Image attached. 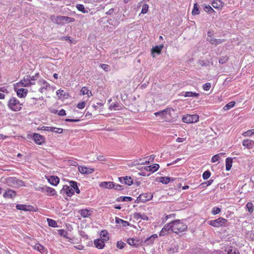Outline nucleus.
I'll use <instances>...</instances> for the list:
<instances>
[{"label": "nucleus", "instance_id": "a211bd4d", "mask_svg": "<svg viewBox=\"0 0 254 254\" xmlns=\"http://www.w3.org/2000/svg\"><path fill=\"white\" fill-rule=\"evenodd\" d=\"M163 47L164 46L163 44L153 47L151 49V55L152 57L154 58L155 57V54H157L158 55L160 54Z\"/></svg>", "mask_w": 254, "mask_h": 254}, {"label": "nucleus", "instance_id": "39448f33", "mask_svg": "<svg viewBox=\"0 0 254 254\" xmlns=\"http://www.w3.org/2000/svg\"><path fill=\"white\" fill-rule=\"evenodd\" d=\"M199 120V116L196 114L190 115L187 114L184 116L182 118V121L184 123L187 124L194 123L198 122Z\"/></svg>", "mask_w": 254, "mask_h": 254}, {"label": "nucleus", "instance_id": "7ed1b4c3", "mask_svg": "<svg viewBox=\"0 0 254 254\" xmlns=\"http://www.w3.org/2000/svg\"><path fill=\"white\" fill-rule=\"evenodd\" d=\"M6 183L10 187L18 188L24 186V183L16 178L8 177L5 179Z\"/></svg>", "mask_w": 254, "mask_h": 254}, {"label": "nucleus", "instance_id": "37998d69", "mask_svg": "<svg viewBox=\"0 0 254 254\" xmlns=\"http://www.w3.org/2000/svg\"><path fill=\"white\" fill-rule=\"evenodd\" d=\"M246 208L247 210L250 212L252 213L254 211V205L252 202H248L246 204Z\"/></svg>", "mask_w": 254, "mask_h": 254}, {"label": "nucleus", "instance_id": "ea45409f", "mask_svg": "<svg viewBox=\"0 0 254 254\" xmlns=\"http://www.w3.org/2000/svg\"><path fill=\"white\" fill-rule=\"evenodd\" d=\"M76 8L80 11H81L83 13H87L88 12V10L85 9L83 4H78L76 5Z\"/></svg>", "mask_w": 254, "mask_h": 254}, {"label": "nucleus", "instance_id": "72a5a7b5", "mask_svg": "<svg viewBox=\"0 0 254 254\" xmlns=\"http://www.w3.org/2000/svg\"><path fill=\"white\" fill-rule=\"evenodd\" d=\"M70 186L73 189L74 191H75L77 193L79 194L80 193V190L77 186V183L76 182L71 181L69 182Z\"/></svg>", "mask_w": 254, "mask_h": 254}, {"label": "nucleus", "instance_id": "f03ea898", "mask_svg": "<svg viewBox=\"0 0 254 254\" xmlns=\"http://www.w3.org/2000/svg\"><path fill=\"white\" fill-rule=\"evenodd\" d=\"M172 223V231L178 234L185 231L188 228L187 225L180 220H176Z\"/></svg>", "mask_w": 254, "mask_h": 254}, {"label": "nucleus", "instance_id": "c9c22d12", "mask_svg": "<svg viewBox=\"0 0 254 254\" xmlns=\"http://www.w3.org/2000/svg\"><path fill=\"white\" fill-rule=\"evenodd\" d=\"M253 141L249 139H244L243 141V145L248 148H252L253 146Z\"/></svg>", "mask_w": 254, "mask_h": 254}, {"label": "nucleus", "instance_id": "a18cd8bd", "mask_svg": "<svg viewBox=\"0 0 254 254\" xmlns=\"http://www.w3.org/2000/svg\"><path fill=\"white\" fill-rule=\"evenodd\" d=\"M192 14L193 15H197L199 13V10L198 7V5L196 3H195L193 6V8L192 10Z\"/></svg>", "mask_w": 254, "mask_h": 254}, {"label": "nucleus", "instance_id": "5fc2aeb1", "mask_svg": "<svg viewBox=\"0 0 254 254\" xmlns=\"http://www.w3.org/2000/svg\"><path fill=\"white\" fill-rule=\"evenodd\" d=\"M211 87V83H206L203 84L202 86L203 89L205 91H208L210 89Z\"/></svg>", "mask_w": 254, "mask_h": 254}, {"label": "nucleus", "instance_id": "b1692460", "mask_svg": "<svg viewBox=\"0 0 254 254\" xmlns=\"http://www.w3.org/2000/svg\"><path fill=\"white\" fill-rule=\"evenodd\" d=\"M16 208L20 210H23L25 211H30L32 210V207L30 205H27L25 204H18L16 205Z\"/></svg>", "mask_w": 254, "mask_h": 254}, {"label": "nucleus", "instance_id": "412c9836", "mask_svg": "<svg viewBox=\"0 0 254 254\" xmlns=\"http://www.w3.org/2000/svg\"><path fill=\"white\" fill-rule=\"evenodd\" d=\"M28 79L27 75L23 78L19 82H17L15 85L18 87H28L30 86L28 83Z\"/></svg>", "mask_w": 254, "mask_h": 254}, {"label": "nucleus", "instance_id": "69168bd1", "mask_svg": "<svg viewBox=\"0 0 254 254\" xmlns=\"http://www.w3.org/2000/svg\"><path fill=\"white\" fill-rule=\"evenodd\" d=\"M44 187H45V186H44V185L36 186V187H35V190H36L41 191V192H43V190H44Z\"/></svg>", "mask_w": 254, "mask_h": 254}, {"label": "nucleus", "instance_id": "bf43d9fd", "mask_svg": "<svg viewBox=\"0 0 254 254\" xmlns=\"http://www.w3.org/2000/svg\"><path fill=\"white\" fill-rule=\"evenodd\" d=\"M63 130L62 128L53 127V131L52 132H56L57 133H62L63 132Z\"/></svg>", "mask_w": 254, "mask_h": 254}, {"label": "nucleus", "instance_id": "052dcab7", "mask_svg": "<svg viewBox=\"0 0 254 254\" xmlns=\"http://www.w3.org/2000/svg\"><path fill=\"white\" fill-rule=\"evenodd\" d=\"M65 24L69 23L75 21V19L72 17L65 16Z\"/></svg>", "mask_w": 254, "mask_h": 254}, {"label": "nucleus", "instance_id": "c85d7f7f", "mask_svg": "<svg viewBox=\"0 0 254 254\" xmlns=\"http://www.w3.org/2000/svg\"><path fill=\"white\" fill-rule=\"evenodd\" d=\"M224 254H239V253L237 249L229 247L225 249Z\"/></svg>", "mask_w": 254, "mask_h": 254}, {"label": "nucleus", "instance_id": "4d7b16f0", "mask_svg": "<svg viewBox=\"0 0 254 254\" xmlns=\"http://www.w3.org/2000/svg\"><path fill=\"white\" fill-rule=\"evenodd\" d=\"M53 127H46V126H43L41 129L42 130L47 131H51L52 132L53 131Z\"/></svg>", "mask_w": 254, "mask_h": 254}, {"label": "nucleus", "instance_id": "5701e85b", "mask_svg": "<svg viewBox=\"0 0 254 254\" xmlns=\"http://www.w3.org/2000/svg\"><path fill=\"white\" fill-rule=\"evenodd\" d=\"M16 193L14 190H8L3 193V196L6 198H13L16 196Z\"/></svg>", "mask_w": 254, "mask_h": 254}, {"label": "nucleus", "instance_id": "4c0bfd02", "mask_svg": "<svg viewBox=\"0 0 254 254\" xmlns=\"http://www.w3.org/2000/svg\"><path fill=\"white\" fill-rule=\"evenodd\" d=\"M207 40L209 41V42L212 44L214 45H218L222 43L223 42V40H222L221 39H218L213 38H210V39H208Z\"/></svg>", "mask_w": 254, "mask_h": 254}, {"label": "nucleus", "instance_id": "e2e57ef3", "mask_svg": "<svg viewBox=\"0 0 254 254\" xmlns=\"http://www.w3.org/2000/svg\"><path fill=\"white\" fill-rule=\"evenodd\" d=\"M85 102L83 101V102L79 103L77 105V107L78 109H82L85 107Z\"/></svg>", "mask_w": 254, "mask_h": 254}, {"label": "nucleus", "instance_id": "de8ad7c7", "mask_svg": "<svg viewBox=\"0 0 254 254\" xmlns=\"http://www.w3.org/2000/svg\"><path fill=\"white\" fill-rule=\"evenodd\" d=\"M203 9L205 12L209 13L214 11L213 8L211 7V6H210L209 5H205V6L203 8Z\"/></svg>", "mask_w": 254, "mask_h": 254}, {"label": "nucleus", "instance_id": "f257e3e1", "mask_svg": "<svg viewBox=\"0 0 254 254\" xmlns=\"http://www.w3.org/2000/svg\"><path fill=\"white\" fill-rule=\"evenodd\" d=\"M7 106L12 111H20L23 107V103H21L16 97H11L8 101Z\"/></svg>", "mask_w": 254, "mask_h": 254}, {"label": "nucleus", "instance_id": "f8f14e48", "mask_svg": "<svg viewBox=\"0 0 254 254\" xmlns=\"http://www.w3.org/2000/svg\"><path fill=\"white\" fill-rule=\"evenodd\" d=\"M153 197V194L150 192L143 193L139 195L138 199L140 201L145 202L148 200H151Z\"/></svg>", "mask_w": 254, "mask_h": 254}, {"label": "nucleus", "instance_id": "9b49d317", "mask_svg": "<svg viewBox=\"0 0 254 254\" xmlns=\"http://www.w3.org/2000/svg\"><path fill=\"white\" fill-rule=\"evenodd\" d=\"M33 139L35 143L38 145H42L45 141V138L44 136L36 133L33 134Z\"/></svg>", "mask_w": 254, "mask_h": 254}, {"label": "nucleus", "instance_id": "a878e982", "mask_svg": "<svg viewBox=\"0 0 254 254\" xmlns=\"http://www.w3.org/2000/svg\"><path fill=\"white\" fill-rule=\"evenodd\" d=\"M99 186L106 189H112L114 187L115 185L112 182H103L100 184Z\"/></svg>", "mask_w": 254, "mask_h": 254}, {"label": "nucleus", "instance_id": "a19ab883", "mask_svg": "<svg viewBox=\"0 0 254 254\" xmlns=\"http://www.w3.org/2000/svg\"><path fill=\"white\" fill-rule=\"evenodd\" d=\"M81 92L82 95H87L88 97H90L92 95L91 92L86 87L82 88Z\"/></svg>", "mask_w": 254, "mask_h": 254}, {"label": "nucleus", "instance_id": "e433bc0d", "mask_svg": "<svg viewBox=\"0 0 254 254\" xmlns=\"http://www.w3.org/2000/svg\"><path fill=\"white\" fill-rule=\"evenodd\" d=\"M100 239H102L105 242L107 241L109 239V233L106 230L102 231L100 233Z\"/></svg>", "mask_w": 254, "mask_h": 254}, {"label": "nucleus", "instance_id": "0e129e2a", "mask_svg": "<svg viewBox=\"0 0 254 254\" xmlns=\"http://www.w3.org/2000/svg\"><path fill=\"white\" fill-rule=\"evenodd\" d=\"M213 181L212 180H210L207 182L202 183L201 185L203 186V187H207L210 186L212 183Z\"/></svg>", "mask_w": 254, "mask_h": 254}, {"label": "nucleus", "instance_id": "20e7f679", "mask_svg": "<svg viewBox=\"0 0 254 254\" xmlns=\"http://www.w3.org/2000/svg\"><path fill=\"white\" fill-rule=\"evenodd\" d=\"M173 109L170 108H166L164 110L155 112L154 115L155 116H159L164 120H167L171 116V111H173Z\"/></svg>", "mask_w": 254, "mask_h": 254}, {"label": "nucleus", "instance_id": "6e6552de", "mask_svg": "<svg viewBox=\"0 0 254 254\" xmlns=\"http://www.w3.org/2000/svg\"><path fill=\"white\" fill-rule=\"evenodd\" d=\"M159 168V165L158 164H154L153 165L146 166L144 168V170L146 171H148L150 173L146 174L145 173L142 172L141 175L143 176H149L151 173H153L157 171Z\"/></svg>", "mask_w": 254, "mask_h": 254}, {"label": "nucleus", "instance_id": "58836bf2", "mask_svg": "<svg viewBox=\"0 0 254 254\" xmlns=\"http://www.w3.org/2000/svg\"><path fill=\"white\" fill-rule=\"evenodd\" d=\"M224 154H225V153H218L217 154L214 155L213 156H212V157L211 158V162L212 163H215L216 161L219 160L221 159L222 155H223Z\"/></svg>", "mask_w": 254, "mask_h": 254}, {"label": "nucleus", "instance_id": "338daca9", "mask_svg": "<svg viewBox=\"0 0 254 254\" xmlns=\"http://www.w3.org/2000/svg\"><path fill=\"white\" fill-rule=\"evenodd\" d=\"M101 67L105 71L109 70V66L106 64H102L101 65Z\"/></svg>", "mask_w": 254, "mask_h": 254}, {"label": "nucleus", "instance_id": "3c124183", "mask_svg": "<svg viewBox=\"0 0 254 254\" xmlns=\"http://www.w3.org/2000/svg\"><path fill=\"white\" fill-rule=\"evenodd\" d=\"M148 8H149V6H148V5L147 4H144L142 6V9H141V13L142 14H145L147 12L148 10Z\"/></svg>", "mask_w": 254, "mask_h": 254}, {"label": "nucleus", "instance_id": "13d9d810", "mask_svg": "<svg viewBox=\"0 0 254 254\" xmlns=\"http://www.w3.org/2000/svg\"><path fill=\"white\" fill-rule=\"evenodd\" d=\"M56 93L57 95L59 96L60 97H61L62 96L64 97L65 95L64 91L62 89L58 90L56 92Z\"/></svg>", "mask_w": 254, "mask_h": 254}, {"label": "nucleus", "instance_id": "423d86ee", "mask_svg": "<svg viewBox=\"0 0 254 254\" xmlns=\"http://www.w3.org/2000/svg\"><path fill=\"white\" fill-rule=\"evenodd\" d=\"M227 221V219L222 217H219L217 219L209 221L208 222V224L214 227H220L225 226Z\"/></svg>", "mask_w": 254, "mask_h": 254}, {"label": "nucleus", "instance_id": "bb28decb", "mask_svg": "<svg viewBox=\"0 0 254 254\" xmlns=\"http://www.w3.org/2000/svg\"><path fill=\"white\" fill-rule=\"evenodd\" d=\"M105 242L104 240L99 239L95 240L94 243L97 248L102 249L105 247Z\"/></svg>", "mask_w": 254, "mask_h": 254}, {"label": "nucleus", "instance_id": "4468645a", "mask_svg": "<svg viewBox=\"0 0 254 254\" xmlns=\"http://www.w3.org/2000/svg\"><path fill=\"white\" fill-rule=\"evenodd\" d=\"M78 168L80 173L86 175L91 174L94 171V169L87 167L84 166H79Z\"/></svg>", "mask_w": 254, "mask_h": 254}, {"label": "nucleus", "instance_id": "393cba45", "mask_svg": "<svg viewBox=\"0 0 254 254\" xmlns=\"http://www.w3.org/2000/svg\"><path fill=\"white\" fill-rule=\"evenodd\" d=\"M212 5L214 8L220 10L223 6V2L220 0H214L212 2Z\"/></svg>", "mask_w": 254, "mask_h": 254}, {"label": "nucleus", "instance_id": "f704fd0d", "mask_svg": "<svg viewBox=\"0 0 254 254\" xmlns=\"http://www.w3.org/2000/svg\"><path fill=\"white\" fill-rule=\"evenodd\" d=\"M79 213L83 217L86 218L90 215V210L87 209H81Z\"/></svg>", "mask_w": 254, "mask_h": 254}, {"label": "nucleus", "instance_id": "4be33fe9", "mask_svg": "<svg viewBox=\"0 0 254 254\" xmlns=\"http://www.w3.org/2000/svg\"><path fill=\"white\" fill-rule=\"evenodd\" d=\"M48 181L51 185L56 186L59 183L60 180L57 176H51L48 179Z\"/></svg>", "mask_w": 254, "mask_h": 254}, {"label": "nucleus", "instance_id": "c756f323", "mask_svg": "<svg viewBox=\"0 0 254 254\" xmlns=\"http://www.w3.org/2000/svg\"><path fill=\"white\" fill-rule=\"evenodd\" d=\"M182 96H184L186 97H198L199 96V94L196 92H193L191 91L188 92H183L181 93Z\"/></svg>", "mask_w": 254, "mask_h": 254}, {"label": "nucleus", "instance_id": "2eb2a0df", "mask_svg": "<svg viewBox=\"0 0 254 254\" xmlns=\"http://www.w3.org/2000/svg\"><path fill=\"white\" fill-rule=\"evenodd\" d=\"M43 193H46L48 196H55L57 195L56 190L50 187L45 186Z\"/></svg>", "mask_w": 254, "mask_h": 254}, {"label": "nucleus", "instance_id": "9d476101", "mask_svg": "<svg viewBox=\"0 0 254 254\" xmlns=\"http://www.w3.org/2000/svg\"><path fill=\"white\" fill-rule=\"evenodd\" d=\"M61 194H66L68 196H71L74 194V190L71 186H64L60 191Z\"/></svg>", "mask_w": 254, "mask_h": 254}, {"label": "nucleus", "instance_id": "2f4dec72", "mask_svg": "<svg viewBox=\"0 0 254 254\" xmlns=\"http://www.w3.org/2000/svg\"><path fill=\"white\" fill-rule=\"evenodd\" d=\"M127 243L130 246L137 247L138 245L139 241L134 238H129L127 240Z\"/></svg>", "mask_w": 254, "mask_h": 254}, {"label": "nucleus", "instance_id": "aec40b11", "mask_svg": "<svg viewBox=\"0 0 254 254\" xmlns=\"http://www.w3.org/2000/svg\"><path fill=\"white\" fill-rule=\"evenodd\" d=\"M39 76V73H36L34 75H27V79H29L28 80V83H29V84L30 86H32L33 85H34L35 84V81L37 80V79L38 78Z\"/></svg>", "mask_w": 254, "mask_h": 254}, {"label": "nucleus", "instance_id": "473e14b6", "mask_svg": "<svg viewBox=\"0 0 254 254\" xmlns=\"http://www.w3.org/2000/svg\"><path fill=\"white\" fill-rule=\"evenodd\" d=\"M233 159L231 158H227L226 159V170L229 171L232 166Z\"/></svg>", "mask_w": 254, "mask_h": 254}, {"label": "nucleus", "instance_id": "1a4fd4ad", "mask_svg": "<svg viewBox=\"0 0 254 254\" xmlns=\"http://www.w3.org/2000/svg\"><path fill=\"white\" fill-rule=\"evenodd\" d=\"M14 91L16 92L17 95L19 98H25L28 93V90L21 87L14 85Z\"/></svg>", "mask_w": 254, "mask_h": 254}, {"label": "nucleus", "instance_id": "ddd939ff", "mask_svg": "<svg viewBox=\"0 0 254 254\" xmlns=\"http://www.w3.org/2000/svg\"><path fill=\"white\" fill-rule=\"evenodd\" d=\"M38 84L41 87L39 89V91L43 93L45 90H47L50 87V84L44 79H41L38 81Z\"/></svg>", "mask_w": 254, "mask_h": 254}, {"label": "nucleus", "instance_id": "79ce46f5", "mask_svg": "<svg viewBox=\"0 0 254 254\" xmlns=\"http://www.w3.org/2000/svg\"><path fill=\"white\" fill-rule=\"evenodd\" d=\"M235 105V102L234 101H231L230 102H229V103H228L227 104H226L224 107V110H229L230 109H231V108H233L234 107Z\"/></svg>", "mask_w": 254, "mask_h": 254}, {"label": "nucleus", "instance_id": "dca6fc26", "mask_svg": "<svg viewBox=\"0 0 254 254\" xmlns=\"http://www.w3.org/2000/svg\"><path fill=\"white\" fill-rule=\"evenodd\" d=\"M170 230L172 231V223L164 225L160 232L159 236H163L167 234Z\"/></svg>", "mask_w": 254, "mask_h": 254}, {"label": "nucleus", "instance_id": "0eeeda50", "mask_svg": "<svg viewBox=\"0 0 254 254\" xmlns=\"http://www.w3.org/2000/svg\"><path fill=\"white\" fill-rule=\"evenodd\" d=\"M50 20L51 21L58 25H63L65 24V16L58 15L56 16L53 15L50 17Z\"/></svg>", "mask_w": 254, "mask_h": 254}, {"label": "nucleus", "instance_id": "49530a36", "mask_svg": "<svg viewBox=\"0 0 254 254\" xmlns=\"http://www.w3.org/2000/svg\"><path fill=\"white\" fill-rule=\"evenodd\" d=\"M171 246L168 250L170 253L174 254L177 252L178 247L176 245H172Z\"/></svg>", "mask_w": 254, "mask_h": 254}, {"label": "nucleus", "instance_id": "6e6d98bb", "mask_svg": "<svg viewBox=\"0 0 254 254\" xmlns=\"http://www.w3.org/2000/svg\"><path fill=\"white\" fill-rule=\"evenodd\" d=\"M228 58L227 57H222L219 59V63L220 64H223L226 63L228 61Z\"/></svg>", "mask_w": 254, "mask_h": 254}, {"label": "nucleus", "instance_id": "09e8293b", "mask_svg": "<svg viewBox=\"0 0 254 254\" xmlns=\"http://www.w3.org/2000/svg\"><path fill=\"white\" fill-rule=\"evenodd\" d=\"M211 176V173L209 171H205L202 174V178L204 180L208 179Z\"/></svg>", "mask_w": 254, "mask_h": 254}, {"label": "nucleus", "instance_id": "c03bdc74", "mask_svg": "<svg viewBox=\"0 0 254 254\" xmlns=\"http://www.w3.org/2000/svg\"><path fill=\"white\" fill-rule=\"evenodd\" d=\"M47 222L50 226L54 227V228L57 227V223L55 220L50 219V218H48Z\"/></svg>", "mask_w": 254, "mask_h": 254}, {"label": "nucleus", "instance_id": "774afa93", "mask_svg": "<svg viewBox=\"0 0 254 254\" xmlns=\"http://www.w3.org/2000/svg\"><path fill=\"white\" fill-rule=\"evenodd\" d=\"M137 217L140 218L144 220H148V217L146 215L144 214H141L140 213L137 214Z\"/></svg>", "mask_w": 254, "mask_h": 254}, {"label": "nucleus", "instance_id": "f3484780", "mask_svg": "<svg viewBox=\"0 0 254 254\" xmlns=\"http://www.w3.org/2000/svg\"><path fill=\"white\" fill-rule=\"evenodd\" d=\"M158 238L157 234H153L151 236L148 237L146 240H144L143 244L145 246H148L152 245L154 243V240Z\"/></svg>", "mask_w": 254, "mask_h": 254}, {"label": "nucleus", "instance_id": "680f3d73", "mask_svg": "<svg viewBox=\"0 0 254 254\" xmlns=\"http://www.w3.org/2000/svg\"><path fill=\"white\" fill-rule=\"evenodd\" d=\"M125 246V243L122 241H119V242H118V243H117V246L120 249H123L124 248Z\"/></svg>", "mask_w": 254, "mask_h": 254}, {"label": "nucleus", "instance_id": "7c9ffc66", "mask_svg": "<svg viewBox=\"0 0 254 254\" xmlns=\"http://www.w3.org/2000/svg\"><path fill=\"white\" fill-rule=\"evenodd\" d=\"M171 181H174V179L168 177H161L159 178L160 182L162 183L163 184H167Z\"/></svg>", "mask_w": 254, "mask_h": 254}, {"label": "nucleus", "instance_id": "603ef678", "mask_svg": "<svg viewBox=\"0 0 254 254\" xmlns=\"http://www.w3.org/2000/svg\"><path fill=\"white\" fill-rule=\"evenodd\" d=\"M242 135L244 136H252V135H254V133L252 129H250L244 132Z\"/></svg>", "mask_w": 254, "mask_h": 254}, {"label": "nucleus", "instance_id": "8fccbe9b", "mask_svg": "<svg viewBox=\"0 0 254 254\" xmlns=\"http://www.w3.org/2000/svg\"><path fill=\"white\" fill-rule=\"evenodd\" d=\"M221 212V209L217 207H214L212 208L211 213L213 215H216Z\"/></svg>", "mask_w": 254, "mask_h": 254}, {"label": "nucleus", "instance_id": "864d4df0", "mask_svg": "<svg viewBox=\"0 0 254 254\" xmlns=\"http://www.w3.org/2000/svg\"><path fill=\"white\" fill-rule=\"evenodd\" d=\"M115 222L117 224L126 223L127 224V221H125L117 217L115 218Z\"/></svg>", "mask_w": 254, "mask_h": 254}, {"label": "nucleus", "instance_id": "6ab92c4d", "mask_svg": "<svg viewBox=\"0 0 254 254\" xmlns=\"http://www.w3.org/2000/svg\"><path fill=\"white\" fill-rule=\"evenodd\" d=\"M33 247L34 250L40 252L42 254H47V249L45 248L43 246L39 243L36 244Z\"/></svg>", "mask_w": 254, "mask_h": 254}, {"label": "nucleus", "instance_id": "cd10ccee", "mask_svg": "<svg viewBox=\"0 0 254 254\" xmlns=\"http://www.w3.org/2000/svg\"><path fill=\"white\" fill-rule=\"evenodd\" d=\"M120 180L121 182L124 183L128 186H130L131 184H132L133 181L130 177L126 176L120 178Z\"/></svg>", "mask_w": 254, "mask_h": 254}]
</instances>
